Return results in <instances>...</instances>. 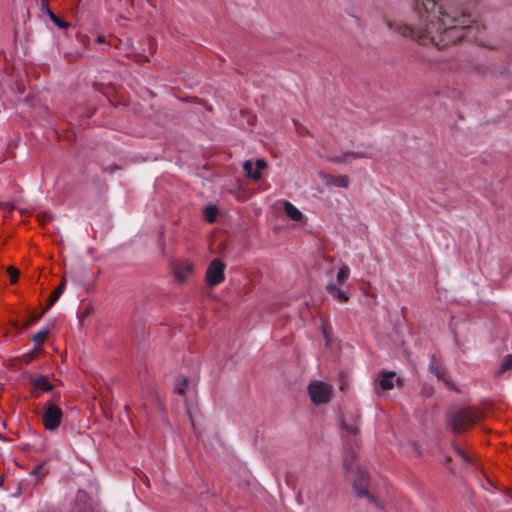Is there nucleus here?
Returning <instances> with one entry per match:
<instances>
[{
	"label": "nucleus",
	"mask_w": 512,
	"mask_h": 512,
	"mask_svg": "<svg viewBox=\"0 0 512 512\" xmlns=\"http://www.w3.org/2000/svg\"><path fill=\"white\" fill-rule=\"evenodd\" d=\"M349 433L351 434H357L358 433V429L356 427H351L348 429Z\"/></svg>",
	"instance_id": "cd10ccee"
},
{
	"label": "nucleus",
	"mask_w": 512,
	"mask_h": 512,
	"mask_svg": "<svg viewBox=\"0 0 512 512\" xmlns=\"http://www.w3.org/2000/svg\"><path fill=\"white\" fill-rule=\"evenodd\" d=\"M97 41H98L99 43H105V38H104V37H102V36H99V37L97 38Z\"/></svg>",
	"instance_id": "c85d7f7f"
},
{
	"label": "nucleus",
	"mask_w": 512,
	"mask_h": 512,
	"mask_svg": "<svg viewBox=\"0 0 512 512\" xmlns=\"http://www.w3.org/2000/svg\"><path fill=\"white\" fill-rule=\"evenodd\" d=\"M444 2L446 0H417L416 10L420 24L416 30L406 24L395 27L391 23L388 25L403 37L412 38L420 45H435L440 49L470 37L473 27L467 25L466 16H459L455 10L448 12Z\"/></svg>",
	"instance_id": "f257e3e1"
},
{
	"label": "nucleus",
	"mask_w": 512,
	"mask_h": 512,
	"mask_svg": "<svg viewBox=\"0 0 512 512\" xmlns=\"http://www.w3.org/2000/svg\"><path fill=\"white\" fill-rule=\"evenodd\" d=\"M395 372H382L379 378V385L382 390H391L394 387Z\"/></svg>",
	"instance_id": "1a4fd4ad"
},
{
	"label": "nucleus",
	"mask_w": 512,
	"mask_h": 512,
	"mask_svg": "<svg viewBox=\"0 0 512 512\" xmlns=\"http://www.w3.org/2000/svg\"><path fill=\"white\" fill-rule=\"evenodd\" d=\"M327 290L334 298H336L338 301L342 303L347 302L349 300V295L346 292L339 289L333 283H329L327 285Z\"/></svg>",
	"instance_id": "9b49d317"
},
{
	"label": "nucleus",
	"mask_w": 512,
	"mask_h": 512,
	"mask_svg": "<svg viewBox=\"0 0 512 512\" xmlns=\"http://www.w3.org/2000/svg\"><path fill=\"white\" fill-rule=\"evenodd\" d=\"M350 275V269L347 265L343 264L337 273V282L339 284L344 283Z\"/></svg>",
	"instance_id": "f3484780"
},
{
	"label": "nucleus",
	"mask_w": 512,
	"mask_h": 512,
	"mask_svg": "<svg viewBox=\"0 0 512 512\" xmlns=\"http://www.w3.org/2000/svg\"><path fill=\"white\" fill-rule=\"evenodd\" d=\"M512 369V355H508L500 366V372Z\"/></svg>",
	"instance_id": "b1692460"
},
{
	"label": "nucleus",
	"mask_w": 512,
	"mask_h": 512,
	"mask_svg": "<svg viewBox=\"0 0 512 512\" xmlns=\"http://www.w3.org/2000/svg\"><path fill=\"white\" fill-rule=\"evenodd\" d=\"M65 285L66 281L65 279H63L61 284L57 288H55L54 291L51 293L46 309L50 308L59 299V297L61 296L65 289Z\"/></svg>",
	"instance_id": "ddd939ff"
},
{
	"label": "nucleus",
	"mask_w": 512,
	"mask_h": 512,
	"mask_svg": "<svg viewBox=\"0 0 512 512\" xmlns=\"http://www.w3.org/2000/svg\"><path fill=\"white\" fill-rule=\"evenodd\" d=\"M217 208L215 206H207L204 210V216L206 220L210 223H213L217 216Z\"/></svg>",
	"instance_id": "a211bd4d"
},
{
	"label": "nucleus",
	"mask_w": 512,
	"mask_h": 512,
	"mask_svg": "<svg viewBox=\"0 0 512 512\" xmlns=\"http://www.w3.org/2000/svg\"><path fill=\"white\" fill-rule=\"evenodd\" d=\"M172 270L179 283H186L194 273V263L188 259H180L174 262Z\"/></svg>",
	"instance_id": "423d86ee"
},
{
	"label": "nucleus",
	"mask_w": 512,
	"mask_h": 512,
	"mask_svg": "<svg viewBox=\"0 0 512 512\" xmlns=\"http://www.w3.org/2000/svg\"><path fill=\"white\" fill-rule=\"evenodd\" d=\"M226 265L220 259L212 260L206 270L205 281L209 287L217 286L225 280Z\"/></svg>",
	"instance_id": "20e7f679"
},
{
	"label": "nucleus",
	"mask_w": 512,
	"mask_h": 512,
	"mask_svg": "<svg viewBox=\"0 0 512 512\" xmlns=\"http://www.w3.org/2000/svg\"><path fill=\"white\" fill-rule=\"evenodd\" d=\"M284 211L294 221H301L303 218L301 211L289 201H284Z\"/></svg>",
	"instance_id": "9d476101"
},
{
	"label": "nucleus",
	"mask_w": 512,
	"mask_h": 512,
	"mask_svg": "<svg viewBox=\"0 0 512 512\" xmlns=\"http://www.w3.org/2000/svg\"><path fill=\"white\" fill-rule=\"evenodd\" d=\"M341 185L344 186V187L348 186V178L347 177H342L341 178Z\"/></svg>",
	"instance_id": "bb28decb"
},
{
	"label": "nucleus",
	"mask_w": 512,
	"mask_h": 512,
	"mask_svg": "<svg viewBox=\"0 0 512 512\" xmlns=\"http://www.w3.org/2000/svg\"><path fill=\"white\" fill-rule=\"evenodd\" d=\"M430 371L434 373L438 379L444 378L445 370L435 359H433L430 363Z\"/></svg>",
	"instance_id": "dca6fc26"
},
{
	"label": "nucleus",
	"mask_w": 512,
	"mask_h": 512,
	"mask_svg": "<svg viewBox=\"0 0 512 512\" xmlns=\"http://www.w3.org/2000/svg\"><path fill=\"white\" fill-rule=\"evenodd\" d=\"M63 417V412L59 406L51 402L45 404V410L42 416V422L45 429L53 431L59 427Z\"/></svg>",
	"instance_id": "39448f33"
},
{
	"label": "nucleus",
	"mask_w": 512,
	"mask_h": 512,
	"mask_svg": "<svg viewBox=\"0 0 512 512\" xmlns=\"http://www.w3.org/2000/svg\"><path fill=\"white\" fill-rule=\"evenodd\" d=\"M48 330H41L39 331L38 333H36L34 336H33V341L37 344V345H41L45 342V340L47 339L48 337Z\"/></svg>",
	"instance_id": "412c9836"
},
{
	"label": "nucleus",
	"mask_w": 512,
	"mask_h": 512,
	"mask_svg": "<svg viewBox=\"0 0 512 512\" xmlns=\"http://www.w3.org/2000/svg\"><path fill=\"white\" fill-rule=\"evenodd\" d=\"M49 17L58 27L62 29H66L69 27V23L65 22L64 20H61L52 11H49Z\"/></svg>",
	"instance_id": "4be33fe9"
},
{
	"label": "nucleus",
	"mask_w": 512,
	"mask_h": 512,
	"mask_svg": "<svg viewBox=\"0 0 512 512\" xmlns=\"http://www.w3.org/2000/svg\"><path fill=\"white\" fill-rule=\"evenodd\" d=\"M188 385H189L188 378L181 376L177 379V381L175 383L174 391L177 392L179 395L184 396Z\"/></svg>",
	"instance_id": "4468645a"
},
{
	"label": "nucleus",
	"mask_w": 512,
	"mask_h": 512,
	"mask_svg": "<svg viewBox=\"0 0 512 512\" xmlns=\"http://www.w3.org/2000/svg\"><path fill=\"white\" fill-rule=\"evenodd\" d=\"M42 351L41 348H35L34 350H32L31 352L23 355L21 357V361L25 364H28L30 363L33 359H35L37 357V355Z\"/></svg>",
	"instance_id": "aec40b11"
},
{
	"label": "nucleus",
	"mask_w": 512,
	"mask_h": 512,
	"mask_svg": "<svg viewBox=\"0 0 512 512\" xmlns=\"http://www.w3.org/2000/svg\"><path fill=\"white\" fill-rule=\"evenodd\" d=\"M267 168V162L264 159H257L255 162V168H253V162L247 160L243 163V170L246 176L253 181H259L262 176V172Z\"/></svg>",
	"instance_id": "0eeeda50"
},
{
	"label": "nucleus",
	"mask_w": 512,
	"mask_h": 512,
	"mask_svg": "<svg viewBox=\"0 0 512 512\" xmlns=\"http://www.w3.org/2000/svg\"><path fill=\"white\" fill-rule=\"evenodd\" d=\"M368 475L365 471L359 470L357 477L354 479V489L359 496L367 497L371 502L378 505L375 498L369 493L368 489Z\"/></svg>",
	"instance_id": "6e6552de"
},
{
	"label": "nucleus",
	"mask_w": 512,
	"mask_h": 512,
	"mask_svg": "<svg viewBox=\"0 0 512 512\" xmlns=\"http://www.w3.org/2000/svg\"><path fill=\"white\" fill-rule=\"evenodd\" d=\"M48 473L49 469L47 468L45 463L38 465L31 471V475L36 477L37 479L44 478L46 475H48Z\"/></svg>",
	"instance_id": "2eb2a0df"
},
{
	"label": "nucleus",
	"mask_w": 512,
	"mask_h": 512,
	"mask_svg": "<svg viewBox=\"0 0 512 512\" xmlns=\"http://www.w3.org/2000/svg\"><path fill=\"white\" fill-rule=\"evenodd\" d=\"M455 451L464 461H468V458L463 450L456 448Z\"/></svg>",
	"instance_id": "a878e982"
},
{
	"label": "nucleus",
	"mask_w": 512,
	"mask_h": 512,
	"mask_svg": "<svg viewBox=\"0 0 512 512\" xmlns=\"http://www.w3.org/2000/svg\"><path fill=\"white\" fill-rule=\"evenodd\" d=\"M42 351L41 348H35L34 350H32L31 352L23 355L21 357V361L25 364H28L30 363L33 359H35L37 357V355Z\"/></svg>",
	"instance_id": "6ab92c4d"
},
{
	"label": "nucleus",
	"mask_w": 512,
	"mask_h": 512,
	"mask_svg": "<svg viewBox=\"0 0 512 512\" xmlns=\"http://www.w3.org/2000/svg\"><path fill=\"white\" fill-rule=\"evenodd\" d=\"M33 385L37 390L45 392L51 391L53 389V385L50 383L46 376H40L36 379H33Z\"/></svg>",
	"instance_id": "f8f14e48"
},
{
	"label": "nucleus",
	"mask_w": 512,
	"mask_h": 512,
	"mask_svg": "<svg viewBox=\"0 0 512 512\" xmlns=\"http://www.w3.org/2000/svg\"><path fill=\"white\" fill-rule=\"evenodd\" d=\"M480 418L477 409L466 408L459 410L449 417V424L455 432H464L471 428Z\"/></svg>",
	"instance_id": "f03ea898"
},
{
	"label": "nucleus",
	"mask_w": 512,
	"mask_h": 512,
	"mask_svg": "<svg viewBox=\"0 0 512 512\" xmlns=\"http://www.w3.org/2000/svg\"><path fill=\"white\" fill-rule=\"evenodd\" d=\"M7 273L10 276V281L12 284L16 283L19 277V270L15 268L14 266H9L7 268Z\"/></svg>",
	"instance_id": "5701e85b"
},
{
	"label": "nucleus",
	"mask_w": 512,
	"mask_h": 512,
	"mask_svg": "<svg viewBox=\"0 0 512 512\" xmlns=\"http://www.w3.org/2000/svg\"><path fill=\"white\" fill-rule=\"evenodd\" d=\"M308 393L314 404H323L332 399L333 388L326 382L314 380L308 386Z\"/></svg>",
	"instance_id": "7ed1b4c3"
},
{
	"label": "nucleus",
	"mask_w": 512,
	"mask_h": 512,
	"mask_svg": "<svg viewBox=\"0 0 512 512\" xmlns=\"http://www.w3.org/2000/svg\"><path fill=\"white\" fill-rule=\"evenodd\" d=\"M41 7H42V10L45 11L48 15H49V11H52L49 8L48 0H41Z\"/></svg>",
	"instance_id": "393cba45"
}]
</instances>
